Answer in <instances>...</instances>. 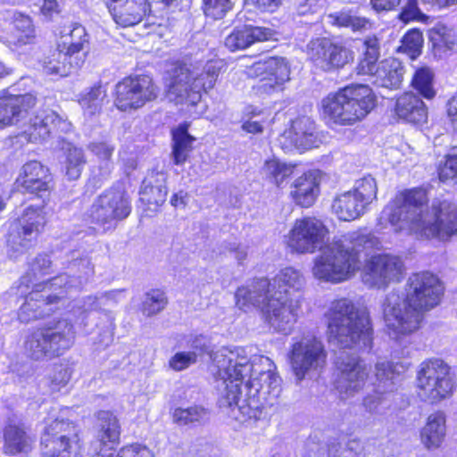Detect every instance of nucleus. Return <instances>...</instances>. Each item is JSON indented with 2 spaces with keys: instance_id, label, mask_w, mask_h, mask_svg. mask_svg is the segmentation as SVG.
<instances>
[{
  "instance_id": "nucleus-1",
  "label": "nucleus",
  "mask_w": 457,
  "mask_h": 457,
  "mask_svg": "<svg viewBox=\"0 0 457 457\" xmlns=\"http://www.w3.org/2000/svg\"><path fill=\"white\" fill-rule=\"evenodd\" d=\"M217 369L219 407L240 423L258 420L264 404H273L281 392V379L268 357H249L243 347H221L211 353Z\"/></svg>"
},
{
  "instance_id": "nucleus-2",
  "label": "nucleus",
  "mask_w": 457,
  "mask_h": 457,
  "mask_svg": "<svg viewBox=\"0 0 457 457\" xmlns=\"http://www.w3.org/2000/svg\"><path fill=\"white\" fill-rule=\"evenodd\" d=\"M328 234V228L320 219L304 216L294 221L286 236V244L294 253L320 251L313 261L312 274L320 280L334 284L353 277L361 268V253L367 254L380 245L374 234L362 229L327 244Z\"/></svg>"
},
{
  "instance_id": "nucleus-3",
  "label": "nucleus",
  "mask_w": 457,
  "mask_h": 457,
  "mask_svg": "<svg viewBox=\"0 0 457 457\" xmlns=\"http://www.w3.org/2000/svg\"><path fill=\"white\" fill-rule=\"evenodd\" d=\"M303 285L300 271L287 267L272 279L253 278L239 287L235 293L236 304L245 312L252 307L259 308L264 322L270 328L287 334L299 318Z\"/></svg>"
},
{
  "instance_id": "nucleus-4",
  "label": "nucleus",
  "mask_w": 457,
  "mask_h": 457,
  "mask_svg": "<svg viewBox=\"0 0 457 457\" xmlns=\"http://www.w3.org/2000/svg\"><path fill=\"white\" fill-rule=\"evenodd\" d=\"M428 197L420 187L395 195L383 214L395 228L424 238L448 240L457 233V204L447 200H434L430 210Z\"/></svg>"
},
{
  "instance_id": "nucleus-5",
  "label": "nucleus",
  "mask_w": 457,
  "mask_h": 457,
  "mask_svg": "<svg viewBox=\"0 0 457 457\" xmlns=\"http://www.w3.org/2000/svg\"><path fill=\"white\" fill-rule=\"evenodd\" d=\"M443 283L433 273L417 272L405 285V295L390 292L383 302V315L389 336L401 342L403 337L416 332L426 312L437 306L444 295Z\"/></svg>"
},
{
  "instance_id": "nucleus-6",
  "label": "nucleus",
  "mask_w": 457,
  "mask_h": 457,
  "mask_svg": "<svg viewBox=\"0 0 457 457\" xmlns=\"http://www.w3.org/2000/svg\"><path fill=\"white\" fill-rule=\"evenodd\" d=\"M324 318L330 343L340 348L358 351L371 349L373 328L370 315L351 299L342 297L330 302Z\"/></svg>"
},
{
  "instance_id": "nucleus-7",
  "label": "nucleus",
  "mask_w": 457,
  "mask_h": 457,
  "mask_svg": "<svg viewBox=\"0 0 457 457\" xmlns=\"http://www.w3.org/2000/svg\"><path fill=\"white\" fill-rule=\"evenodd\" d=\"M375 105L376 97L370 87L353 84L324 97L320 110L330 125L353 126L362 120Z\"/></svg>"
},
{
  "instance_id": "nucleus-8",
  "label": "nucleus",
  "mask_w": 457,
  "mask_h": 457,
  "mask_svg": "<svg viewBox=\"0 0 457 457\" xmlns=\"http://www.w3.org/2000/svg\"><path fill=\"white\" fill-rule=\"evenodd\" d=\"M218 62H208L200 71L191 70L187 65L175 68L168 84L167 97L176 104L187 105L191 115H200L202 112H193L190 108L196 107L201 101L202 90L212 89L220 73Z\"/></svg>"
},
{
  "instance_id": "nucleus-9",
  "label": "nucleus",
  "mask_w": 457,
  "mask_h": 457,
  "mask_svg": "<svg viewBox=\"0 0 457 457\" xmlns=\"http://www.w3.org/2000/svg\"><path fill=\"white\" fill-rule=\"evenodd\" d=\"M75 330L65 319L53 320L31 332L25 341V351L33 360L51 359L62 354L74 343Z\"/></svg>"
},
{
  "instance_id": "nucleus-10",
  "label": "nucleus",
  "mask_w": 457,
  "mask_h": 457,
  "mask_svg": "<svg viewBox=\"0 0 457 457\" xmlns=\"http://www.w3.org/2000/svg\"><path fill=\"white\" fill-rule=\"evenodd\" d=\"M416 383L420 398L430 403L451 397L456 388L451 367L440 359L423 361L417 372Z\"/></svg>"
},
{
  "instance_id": "nucleus-11",
  "label": "nucleus",
  "mask_w": 457,
  "mask_h": 457,
  "mask_svg": "<svg viewBox=\"0 0 457 457\" xmlns=\"http://www.w3.org/2000/svg\"><path fill=\"white\" fill-rule=\"evenodd\" d=\"M131 212L129 195L120 186H115L101 194L87 212V218L104 232L112 230L118 222Z\"/></svg>"
},
{
  "instance_id": "nucleus-12",
  "label": "nucleus",
  "mask_w": 457,
  "mask_h": 457,
  "mask_svg": "<svg viewBox=\"0 0 457 457\" xmlns=\"http://www.w3.org/2000/svg\"><path fill=\"white\" fill-rule=\"evenodd\" d=\"M292 370L298 382L326 363L327 352L321 340L312 335L294 337L288 353Z\"/></svg>"
},
{
  "instance_id": "nucleus-13",
  "label": "nucleus",
  "mask_w": 457,
  "mask_h": 457,
  "mask_svg": "<svg viewBox=\"0 0 457 457\" xmlns=\"http://www.w3.org/2000/svg\"><path fill=\"white\" fill-rule=\"evenodd\" d=\"M42 444L44 457H80L79 430L73 423L64 420L47 422Z\"/></svg>"
},
{
  "instance_id": "nucleus-14",
  "label": "nucleus",
  "mask_w": 457,
  "mask_h": 457,
  "mask_svg": "<svg viewBox=\"0 0 457 457\" xmlns=\"http://www.w3.org/2000/svg\"><path fill=\"white\" fill-rule=\"evenodd\" d=\"M114 104L120 111L141 108L157 97V88L150 77L145 75L127 77L117 83Z\"/></svg>"
},
{
  "instance_id": "nucleus-15",
  "label": "nucleus",
  "mask_w": 457,
  "mask_h": 457,
  "mask_svg": "<svg viewBox=\"0 0 457 457\" xmlns=\"http://www.w3.org/2000/svg\"><path fill=\"white\" fill-rule=\"evenodd\" d=\"M249 75L258 79L253 90L258 96L270 95L283 89L290 79V69L284 58L270 57L253 64Z\"/></svg>"
},
{
  "instance_id": "nucleus-16",
  "label": "nucleus",
  "mask_w": 457,
  "mask_h": 457,
  "mask_svg": "<svg viewBox=\"0 0 457 457\" xmlns=\"http://www.w3.org/2000/svg\"><path fill=\"white\" fill-rule=\"evenodd\" d=\"M404 265L398 256L379 253L371 256L365 263L362 281L370 287H384L401 279Z\"/></svg>"
},
{
  "instance_id": "nucleus-17",
  "label": "nucleus",
  "mask_w": 457,
  "mask_h": 457,
  "mask_svg": "<svg viewBox=\"0 0 457 457\" xmlns=\"http://www.w3.org/2000/svg\"><path fill=\"white\" fill-rule=\"evenodd\" d=\"M307 55L316 67L326 71L342 68L353 60L350 49L325 37L312 40L307 46Z\"/></svg>"
},
{
  "instance_id": "nucleus-18",
  "label": "nucleus",
  "mask_w": 457,
  "mask_h": 457,
  "mask_svg": "<svg viewBox=\"0 0 457 457\" xmlns=\"http://www.w3.org/2000/svg\"><path fill=\"white\" fill-rule=\"evenodd\" d=\"M338 370L336 388L339 397L346 400L363 389L370 369L361 358L348 356L339 362Z\"/></svg>"
},
{
  "instance_id": "nucleus-19",
  "label": "nucleus",
  "mask_w": 457,
  "mask_h": 457,
  "mask_svg": "<svg viewBox=\"0 0 457 457\" xmlns=\"http://www.w3.org/2000/svg\"><path fill=\"white\" fill-rule=\"evenodd\" d=\"M46 222L43 208L28 207L14 225L8 239L13 253H22L37 238Z\"/></svg>"
},
{
  "instance_id": "nucleus-20",
  "label": "nucleus",
  "mask_w": 457,
  "mask_h": 457,
  "mask_svg": "<svg viewBox=\"0 0 457 457\" xmlns=\"http://www.w3.org/2000/svg\"><path fill=\"white\" fill-rule=\"evenodd\" d=\"M278 142L285 153L294 149L304 151L318 147L321 140L313 120L303 116L293 120L291 127L281 134Z\"/></svg>"
},
{
  "instance_id": "nucleus-21",
  "label": "nucleus",
  "mask_w": 457,
  "mask_h": 457,
  "mask_svg": "<svg viewBox=\"0 0 457 457\" xmlns=\"http://www.w3.org/2000/svg\"><path fill=\"white\" fill-rule=\"evenodd\" d=\"M71 127V123L54 111L45 109L38 111L33 118H30L25 134L29 141L38 143L58 133H66Z\"/></svg>"
},
{
  "instance_id": "nucleus-22",
  "label": "nucleus",
  "mask_w": 457,
  "mask_h": 457,
  "mask_svg": "<svg viewBox=\"0 0 457 457\" xmlns=\"http://www.w3.org/2000/svg\"><path fill=\"white\" fill-rule=\"evenodd\" d=\"M96 436L90 445L92 457H110L111 444L118 441L120 428L117 417L111 411H100L96 415Z\"/></svg>"
},
{
  "instance_id": "nucleus-23",
  "label": "nucleus",
  "mask_w": 457,
  "mask_h": 457,
  "mask_svg": "<svg viewBox=\"0 0 457 457\" xmlns=\"http://www.w3.org/2000/svg\"><path fill=\"white\" fill-rule=\"evenodd\" d=\"M106 5L115 23L121 27L138 24L149 11L146 0H108Z\"/></svg>"
},
{
  "instance_id": "nucleus-24",
  "label": "nucleus",
  "mask_w": 457,
  "mask_h": 457,
  "mask_svg": "<svg viewBox=\"0 0 457 457\" xmlns=\"http://www.w3.org/2000/svg\"><path fill=\"white\" fill-rule=\"evenodd\" d=\"M31 94L15 95L4 90L0 95V128L19 121L20 118L35 104Z\"/></svg>"
},
{
  "instance_id": "nucleus-25",
  "label": "nucleus",
  "mask_w": 457,
  "mask_h": 457,
  "mask_svg": "<svg viewBox=\"0 0 457 457\" xmlns=\"http://www.w3.org/2000/svg\"><path fill=\"white\" fill-rule=\"evenodd\" d=\"M18 182L25 191L31 194L46 192L53 187V178L48 168L37 161L23 165Z\"/></svg>"
},
{
  "instance_id": "nucleus-26",
  "label": "nucleus",
  "mask_w": 457,
  "mask_h": 457,
  "mask_svg": "<svg viewBox=\"0 0 457 457\" xmlns=\"http://www.w3.org/2000/svg\"><path fill=\"white\" fill-rule=\"evenodd\" d=\"M320 194V172L311 170L295 179L290 195L294 202L303 208L311 207Z\"/></svg>"
},
{
  "instance_id": "nucleus-27",
  "label": "nucleus",
  "mask_w": 457,
  "mask_h": 457,
  "mask_svg": "<svg viewBox=\"0 0 457 457\" xmlns=\"http://www.w3.org/2000/svg\"><path fill=\"white\" fill-rule=\"evenodd\" d=\"M64 297V295H42L38 292L30 293L21 306L19 319L22 322H29L43 318L54 312L53 304L57 300Z\"/></svg>"
},
{
  "instance_id": "nucleus-28",
  "label": "nucleus",
  "mask_w": 457,
  "mask_h": 457,
  "mask_svg": "<svg viewBox=\"0 0 457 457\" xmlns=\"http://www.w3.org/2000/svg\"><path fill=\"white\" fill-rule=\"evenodd\" d=\"M272 31L262 27L245 25L235 29L225 39V46L230 51L241 50L248 47L257 41L268 40Z\"/></svg>"
},
{
  "instance_id": "nucleus-29",
  "label": "nucleus",
  "mask_w": 457,
  "mask_h": 457,
  "mask_svg": "<svg viewBox=\"0 0 457 457\" xmlns=\"http://www.w3.org/2000/svg\"><path fill=\"white\" fill-rule=\"evenodd\" d=\"M395 112L400 119L411 123H422L428 117L424 102L412 93H405L396 99Z\"/></svg>"
},
{
  "instance_id": "nucleus-30",
  "label": "nucleus",
  "mask_w": 457,
  "mask_h": 457,
  "mask_svg": "<svg viewBox=\"0 0 457 457\" xmlns=\"http://www.w3.org/2000/svg\"><path fill=\"white\" fill-rule=\"evenodd\" d=\"M406 367L400 362H392L388 361H377L374 366V381L372 386L376 390L392 391L396 388L400 376Z\"/></svg>"
},
{
  "instance_id": "nucleus-31",
  "label": "nucleus",
  "mask_w": 457,
  "mask_h": 457,
  "mask_svg": "<svg viewBox=\"0 0 457 457\" xmlns=\"http://www.w3.org/2000/svg\"><path fill=\"white\" fill-rule=\"evenodd\" d=\"M332 212L343 221L360 218L367 210L361 201L350 190L337 194L331 205Z\"/></svg>"
},
{
  "instance_id": "nucleus-32",
  "label": "nucleus",
  "mask_w": 457,
  "mask_h": 457,
  "mask_svg": "<svg viewBox=\"0 0 457 457\" xmlns=\"http://www.w3.org/2000/svg\"><path fill=\"white\" fill-rule=\"evenodd\" d=\"M403 78L402 63L397 59L390 58L378 63L371 81L378 87L396 89L401 86Z\"/></svg>"
},
{
  "instance_id": "nucleus-33",
  "label": "nucleus",
  "mask_w": 457,
  "mask_h": 457,
  "mask_svg": "<svg viewBox=\"0 0 457 457\" xmlns=\"http://www.w3.org/2000/svg\"><path fill=\"white\" fill-rule=\"evenodd\" d=\"M62 42L58 47L64 50V52L71 56L85 61L86 52L89 47V36L86 29L79 24H74L70 32L62 36Z\"/></svg>"
},
{
  "instance_id": "nucleus-34",
  "label": "nucleus",
  "mask_w": 457,
  "mask_h": 457,
  "mask_svg": "<svg viewBox=\"0 0 457 457\" xmlns=\"http://www.w3.org/2000/svg\"><path fill=\"white\" fill-rule=\"evenodd\" d=\"M446 433L445 415L442 411L431 413L420 431L421 442L427 448H436L442 444Z\"/></svg>"
},
{
  "instance_id": "nucleus-35",
  "label": "nucleus",
  "mask_w": 457,
  "mask_h": 457,
  "mask_svg": "<svg viewBox=\"0 0 457 457\" xmlns=\"http://www.w3.org/2000/svg\"><path fill=\"white\" fill-rule=\"evenodd\" d=\"M82 65V60L73 59L64 50L57 48L44 62L43 69L46 74L65 77L78 70Z\"/></svg>"
},
{
  "instance_id": "nucleus-36",
  "label": "nucleus",
  "mask_w": 457,
  "mask_h": 457,
  "mask_svg": "<svg viewBox=\"0 0 457 457\" xmlns=\"http://www.w3.org/2000/svg\"><path fill=\"white\" fill-rule=\"evenodd\" d=\"M29 448V438L23 428L9 423L4 428L3 451L7 455H16L27 452Z\"/></svg>"
},
{
  "instance_id": "nucleus-37",
  "label": "nucleus",
  "mask_w": 457,
  "mask_h": 457,
  "mask_svg": "<svg viewBox=\"0 0 457 457\" xmlns=\"http://www.w3.org/2000/svg\"><path fill=\"white\" fill-rule=\"evenodd\" d=\"M172 152L171 155L176 165L184 164L191 151L195 138L187 132V125L180 124L172 131Z\"/></svg>"
},
{
  "instance_id": "nucleus-38",
  "label": "nucleus",
  "mask_w": 457,
  "mask_h": 457,
  "mask_svg": "<svg viewBox=\"0 0 457 457\" xmlns=\"http://www.w3.org/2000/svg\"><path fill=\"white\" fill-rule=\"evenodd\" d=\"M428 37L436 55L442 56L452 50L456 44L457 35L454 29L438 23L428 31Z\"/></svg>"
},
{
  "instance_id": "nucleus-39",
  "label": "nucleus",
  "mask_w": 457,
  "mask_h": 457,
  "mask_svg": "<svg viewBox=\"0 0 457 457\" xmlns=\"http://www.w3.org/2000/svg\"><path fill=\"white\" fill-rule=\"evenodd\" d=\"M363 57L357 64L355 71L358 75H369L371 79L378 68V60L380 55L378 38L375 36L368 37L363 42Z\"/></svg>"
},
{
  "instance_id": "nucleus-40",
  "label": "nucleus",
  "mask_w": 457,
  "mask_h": 457,
  "mask_svg": "<svg viewBox=\"0 0 457 457\" xmlns=\"http://www.w3.org/2000/svg\"><path fill=\"white\" fill-rule=\"evenodd\" d=\"M167 187L164 184L154 186L151 182L145 180L140 191V201L145 205L147 215H152L159 211V208L164 204L167 196Z\"/></svg>"
},
{
  "instance_id": "nucleus-41",
  "label": "nucleus",
  "mask_w": 457,
  "mask_h": 457,
  "mask_svg": "<svg viewBox=\"0 0 457 457\" xmlns=\"http://www.w3.org/2000/svg\"><path fill=\"white\" fill-rule=\"evenodd\" d=\"M295 168V165L292 163L271 158L265 161L262 168V173L266 179L279 187L285 180L293 175Z\"/></svg>"
},
{
  "instance_id": "nucleus-42",
  "label": "nucleus",
  "mask_w": 457,
  "mask_h": 457,
  "mask_svg": "<svg viewBox=\"0 0 457 457\" xmlns=\"http://www.w3.org/2000/svg\"><path fill=\"white\" fill-rule=\"evenodd\" d=\"M88 151L96 158L99 174L107 177L113 170L112 154L115 145L110 141H94L87 145Z\"/></svg>"
},
{
  "instance_id": "nucleus-43",
  "label": "nucleus",
  "mask_w": 457,
  "mask_h": 457,
  "mask_svg": "<svg viewBox=\"0 0 457 457\" xmlns=\"http://www.w3.org/2000/svg\"><path fill=\"white\" fill-rule=\"evenodd\" d=\"M392 391L379 390L378 392L373 386L371 393H368L362 399L364 410L374 416H383L392 405Z\"/></svg>"
},
{
  "instance_id": "nucleus-44",
  "label": "nucleus",
  "mask_w": 457,
  "mask_h": 457,
  "mask_svg": "<svg viewBox=\"0 0 457 457\" xmlns=\"http://www.w3.org/2000/svg\"><path fill=\"white\" fill-rule=\"evenodd\" d=\"M86 157L81 148L68 145L63 161V170L66 177L71 180L78 179L86 164Z\"/></svg>"
},
{
  "instance_id": "nucleus-45",
  "label": "nucleus",
  "mask_w": 457,
  "mask_h": 457,
  "mask_svg": "<svg viewBox=\"0 0 457 457\" xmlns=\"http://www.w3.org/2000/svg\"><path fill=\"white\" fill-rule=\"evenodd\" d=\"M106 91L102 86H94L82 94L79 104L86 117H92L101 112Z\"/></svg>"
},
{
  "instance_id": "nucleus-46",
  "label": "nucleus",
  "mask_w": 457,
  "mask_h": 457,
  "mask_svg": "<svg viewBox=\"0 0 457 457\" xmlns=\"http://www.w3.org/2000/svg\"><path fill=\"white\" fill-rule=\"evenodd\" d=\"M354 195L362 202L367 208L377 198L378 186L375 179L370 175L357 179L353 189Z\"/></svg>"
},
{
  "instance_id": "nucleus-47",
  "label": "nucleus",
  "mask_w": 457,
  "mask_h": 457,
  "mask_svg": "<svg viewBox=\"0 0 457 457\" xmlns=\"http://www.w3.org/2000/svg\"><path fill=\"white\" fill-rule=\"evenodd\" d=\"M434 74L428 67L418 69L412 78V87L425 98L431 99L436 91L433 87Z\"/></svg>"
},
{
  "instance_id": "nucleus-48",
  "label": "nucleus",
  "mask_w": 457,
  "mask_h": 457,
  "mask_svg": "<svg viewBox=\"0 0 457 457\" xmlns=\"http://www.w3.org/2000/svg\"><path fill=\"white\" fill-rule=\"evenodd\" d=\"M206 417V410L196 405L188 408H176L172 412V420L179 426L199 423Z\"/></svg>"
},
{
  "instance_id": "nucleus-49",
  "label": "nucleus",
  "mask_w": 457,
  "mask_h": 457,
  "mask_svg": "<svg viewBox=\"0 0 457 457\" xmlns=\"http://www.w3.org/2000/svg\"><path fill=\"white\" fill-rule=\"evenodd\" d=\"M14 35L11 41L16 46L26 45L34 37V29L32 21L29 16L18 14L14 18Z\"/></svg>"
},
{
  "instance_id": "nucleus-50",
  "label": "nucleus",
  "mask_w": 457,
  "mask_h": 457,
  "mask_svg": "<svg viewBox=\"0 0 457 457\" xmlns=\"http://www.w3.org/2000/svg\"><path fill=\"white\" fill-rule=\"evenodd\" d=\"M168 303L165 293L160 289H153L145 293L142 303V312L150 317L164 310Z\"/></svg>"
},
{
  "instance_id": "nucleus-51",
  "label": "nucleus",
  "mask_w": 457,
  "mask_h": 457,
  "mask_svg": "<svg viewBox=\"0 0 457 457\" xmlns=\"http://www.w3.org/2000/svg\"><path fill=\"white\" fill-rule=\"evenodd\" d=\"M333 23L339 27L350 28L353 31H361L370 29V22L362 17L353 15L350 12H339L337 15L330 16Z\"/></svg>"
},
{
  "instance_id": "nucleus-52",
  "label": "nucleus",
  "mask_w": 457,
  "mask_h": 457,
  "mask_svg": "<svg viewBox=\"0 0 457 457\" xmlns=\"http://www.w3.org/2000/svg\"><path fill=\"white\" fill-rule=\"evenodd\" d=\"M231 0H203V10L206 16L221 19L232 9Z\"/></svg>"
},
{
  "instance_id": "nucleus-53",
  "label": "nucleus",
  "mask_w": 457,
  "mask_h": 457,
  "mask_svg": "<svg viewBox=\"0 0 457 457\" xmlns=\"http://www.w3.org/2000/svg\"><path fill=\"white\" fill-rule=\"evenodd\" d=\"M70 378V369L66 365L55 364L47 378L50 390L53 392L59 391L67 385Z\"/></svg>"
},
{
  "instance_id": "nucleus-54",
  "label": "nucleus",
  "mask_w": 457,
  "mask_h": 457,
  "mask_svg": "<svg viewBox=\"0 0 457 457\" xmlns=\"http://www.w3.org/2000/svg\"><path fill=\"white\" fill-rule=\"evenodd\" d=\"M87 281V278L79 279L77 278H71L67 274H62L60 276L54 277L50 280L46 282V285L50 288H62L64 287L66 291H69L72 288L79 289L82 287L83 283Z\"/></svg>"
},
{
  "instance_id": "nucleus-55",
  "label": "nucleus",
  "mask_w": 457,
  "mask_h": 457,
  "mask_svg": "<svg viewBox=\"0 0 457 457\" xmlns=\"http://www.w3.org/2000/svg\"><path fill=\"white\" fill-rule=\"evenodd\" d=\"M196 361L197 354L195 352H179L170 359L169 365L172 370L180 371L195 363Z\"/></svg>"
},
{
  "instance_id": "nucleus-56",
  "label": "nucleus",
  "mask_w": 457,
  "mask_h": 457,
  "mask_svg": "<svg viewBox=\"0 0 457 457\" xmlns=\"http://www.w3.org/2000/svg\"><path fill=\"white\" fill-rule=\"evenodd\" d=\"M112 457H155L153 451L145 445L133 444L122 447Z\"/></svg>"
},
{
  "instance_id": "nucleus-57",
  "label": "nucleus",
  "mask_w": 457,
  "mask_h": 457,
  "mask_svg": "<svg viewBox=\"0 0 457 457\" xmlns=\"http://www.w3.org/2000/svg\"><path fill=\"white\" fill-rule=\"evenodd\" d=\"M438 177L441 181L457 178V155H447L443 166L438 169Z\"/></svg>"
},
{
  "instance_id": "nucleus-58",
  "label": "nucleus",
  "mask_w": 457,
  "mask_h": 457,
  "mask_svg": "<svg viewBox=\"0 0 457 457\" xmlns=\"http://www.w3.org/2000/svg\"><path fill=\"white\" fill-rule=\"evenodd\" d=\"M403 47L412 54L420 53L422 43V35L418 30H411L407 32L403 40Z\"/></svg>"
},
{
  "instance_id": "nucleus-59",
  "label": "nucleus",
  "mask_w": 457,
  "mask_h": 457,
  "mask_svg": "<svg viewBox=\"0 0 457 457\" xmlns=\"http://www.w3.org/2000/svg\"><path fill=\"white\" fill-rule=\"evenodd\" d=\"M424 17V14L421 13L420 9L418 8V4L416 0H408L407 4L404 6L403 12L400 14L401 20L405 22L413 20H421Z\"/></svg>"
},
{
  "instance_id": "nucleus-60",
  "label": "nucleus",
  "mask_w": 457,
  "mask_h": 457,
  "mask_svg": "<svg viewBox=\"0 0 457 457\" xmlns=\"http://www.w3.org/2000/svg\"><path fill=\"white\" fill-rule=\"evenodd\" d=\"M51 261L48 256L46 254L39 255L31 263V271L34 273L35 277L43 276L49 273Z\"/></svg>"
},
{
  "instance_id": "nucleus-61",
  "label": "nucleus",
  "mask_w": 457,
  "mask_h": 457,
  "mask_svg": "<svg viewBox=\"0 0 457 457\" xmlns=\"http://www.w3.org/2000/svg\"><path fill=\"white\" fill-rule=\"evenodd\" d=\"M226 251L232 254L239 264L247 257V249L245 246L237 244V242H229L225 244Z\"/></svg>"
},
{
  "instance_id": "nucleus-62",
  "label": "nucleus",
  "mask_w": 457,
  "mask_h": 457,
  "mask_svg": "<svg viewBox=\"0 0 457 457\" xmlns=\"http://www.w3.org/2000/svg\"><path fill=\"white\" fill-rule=\"evenodd\" d=\"M252 4L262 12H275L283 0H248Z\"/></svg>"
},
{
  "instance_id": "nucleus-63",
  "label": "nucleus",
  "mask_w": 457,
  "mask_h": 457,
  "mask_svg": "<svg viewBox=\"0 0 457 457\" xmlns=\"http://www.w3.org/2000/svg\"><path fill=\"white\" fill-rule=\"evenodd\" d=\"M402 0H370V4L377 12L394 10Z\"/></svg>"
},
{
  "instance_id": "nucleus-64",
  "label": "nucleus",
  "mask_w": 457,
  "mask_h": 457,
  "mask_svg": "<svg viewBox=\"0 0 457 457\" xmlns=\"http://www.w3.org/2000/svg\"><path fill=\"white\" fill-rule=\"evenodd\" d=\"M447 114L452 121L453 129L457 132V95L448 100Z\"/></svg>"
}]
</instances>
